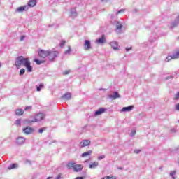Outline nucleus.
<instances>
[{
	"instance_id": "1",
	"label": "nucleus",
	"mask_w": 179,
	"mask_h": 179,
	"mask_svg": "<svg viewBox=\"0 0 179 179\" xmlns=\"http://www.w3.org/2000/svg\"><path fill=\"white\" fill-rule=\"evenodd\" d=\"M31 63L30 62V60H29V58L24 57L22 65L25 66L28 72H33V66H31Z\"/></svg>"
},
{
	"instance_id": "2",
	"label": "nucleus",
	"mask_w": 179,
	"mask_h": 179,
	"mask_svg": "<svg viewBox=\"0 0 179 179\" xmlns=\"http://www.w3.org/2000/svg\"><path fill=\"white\" fill-rule=\"evenodd\" d=\"M44 117H45V115L43 113H39L35 115L34 120L29 121V122H38V121H43Z\"/></svg>"
},
{
	"instance_id": "3",
	"label": "nucleus",
	"mask_w": 179,
	"mask_h": 179,
	"mask_svg": "<svg viewBox=\"0 0 179 179\" xmlns=\"http://www.w3.org/2000/svg\"><path fill=\"white\" fill-rule=\"evenodd\" d=\"M48 57L49 58V61H54L55 58L58 57L57 51H48Z\"/></svg>"
},
{
	"instance_id": "4",
	"label": "nucleus",
	"mask_w": 179,
	"mask_h": 179,
	"mask_svg": "<svg viewBox=\"0 0 179 179\" xmlns=\"http://www.w3.org/2000/svg\"><path fill=\"white\" fill-rule=\"evenodd\" d=\"M24 59V57L23 56H20L17 57L16 61H15V66L16 68H20L22 65H23V61Z\"/></svg>"
},
{
	"instance_id": "5",
	"label": "nucleus",
	"mask_w": 179,
	"mask_h": 179,
	"mask_svg": "<svg viewBox=\"0 0 179 179\" xmlns=\"http://www.w3.org/2000/svg\"><path fill=\"white\" fill-rule=\"evenodd\" d=\"M84 50L85 51H89V50H92V43L90 40H85L84 41Z\"/></svg>"
},
{
	"instance_id": "6",
	"label": "nucleus",
	"mask_w": 179,
	"mask_h": 179,
	"mask_svg": "<svg viewBox=\"0 0 179 179\" xmlns=\"http://www.w3.org/2000/svg\"><path fill=\"white\" fill-rule=\"evenodd\" d=\"M38 55L40 57V58H46V57H48V50H38Z\"/></svg>"
},
{
	"instance_id": "7",
	"label": "nucleus",
	"mask_w": 179,
	"mask_h": 179,
	"mask_svg": "<svg viewBox=\"0 0 179 179\" xmlns=\"http://www.w3.org/2000/svg\"><path fill=\"white\" fill-rule=\"evenodd\" d=\"M22 131L26 135H30V134H33V132H34V129L27 126V127L24 128Z\"/></svg>"
},
{
	"instance_id": "8",
	"label": "nucleus",
	"mask_w": 179,
	"mask_h": 179,
	"mask_svg": "<svg viewBox=\"0 0 179 179\" xmlns=\"http://www.w3.org/2000/svg\"><path fill=\"white\" fill-rule=\"evenodd\" d=\"M90 143H91V141L89 139L83 140L80 143V148H85V146H89Z\"/></svg>"
},
{
	"instance_id": "9",
	"label": "nucleus",
	"mask_w": 179,
	"mask_h": 179,
	"mask_svg": "<svg viewBox=\"0 0 179 179\" xmlns=\"http://www.w3.org/2000/svg\"><path fill=\"white\" fill-rule=\"evenodd\" d=\"M134 105H130L127 107H123L121 110L122 113H129V111H132L134 110Z\"/></svg>"
},
{
	"instance_id": "10",
	"label": "nucleus",
	"mask_w": 179,
	"mask_h": 179,
	"mask_svg": "<svg viewBox=\"0 0 179 179\" xmlns=\"http://www.w3.org/2000/svg\"><path fill=\"white\" fill-rule=\"evenodd\" d=\"M26 10H29V6H23L17 8L15 12L20 13L24 12Z\"/></svg>"
},
{
	"instance_id": "11",
	"label": "nucleus",
	"mask_w": 179,
	"mask_h": 179,
	"mask_svg": "<svg viewBox=\"0 0 179 179\" xmlns=\"http://www.w3.org/2000/svg\"><path fill=\"white\" fill-rule=\"evenodd\" d=\"M110 45L113 50H115V51H118V50H120V48H118V42L115 41L110 42Z\"/></svg>"
},
{
	"instance_id": "12",
	"label": "nucleus",
	"mask_w": 179,
	"mask_h": 179,
	"mask_svg": "<svg viewBox=\"0 0 179 179\" xmlns=\"http://www.w3.org/2000/svg\"><path fill=\"white\" fill-rule=\"evenodd\" d=\"M179 24V15L176 17L175 20L171 24L170 29H174V27H177Z\"/></svg>"
},
{
	"instance_id": "13",
	"label": "nucleus",
	"mask_w": 179,
	"mask_h": 179,
	"mask_svg": "<svg viewBox=\"0 0 179 179\" xmlns=\"http://www.w3.org/2000/svg\"><path fill=\"white\" fill-rule=\"evenodd\" d=\"M106 110L107 109L104 108H100L98 110L95 111L94 117H99V115H101V114L106 112Z\"/></svg>"
},
{
	"instance_id": "14",
	"label": "nucleus",
	"mask_w": 179,
	"mask_h": 179,
	"mask_svg": "<svg viewBox=\"0 0 179 179\" xmlns=\"http://www.w3.org/2000/svg\"><path fill=\"white\" fill-rule=\"evenodd\" d=\"M37 5V0H29L27 6H28V9L29 8H34Z\"/></svg>"
},
{
	"instance_id": "15",
	"label": "nucleus",
	"mask_w": 179,
	"mask_h": 179,
	"mask_svg": "<svg viewBox=\"0 0 179 179\" xmlns=\"http://www.w3.org/2000/svg\"><path fill=\"white\" fill-rule=\"evenodd\" d=\"M109 99H112V100H115V99H120V96L118 92H113V94L108 95Z\"/></svg>"
},
{
	"instance_id": "16",
	"label": "nucleus",
	"mask_w": 179,
	"mask_h": 179,
	"mask_svg": "<svg viewBox=\"0 0 179 179\" xmlns=\"http://www.w3.org/2000/svg\"><path fill=\"white\" fill-rule=\"evenodd\" d=\"M83 169V166L81 164H75L74 165V168L73 169V170H74V171L76 173H79V171H82V169Z\"/></svg>"
},
{
	"instance_id": "17",
	"label": "nucleus",
	"mask_w": 179,
	"mask_h": 179,
	"mask_svg": "<svg viewBox=\"0 0 179 179\" xmlns=\"http://www.w3.org/2000/svg\"><path fill=\"white\" fill-rule=\"evenodd\" d=\"M106 43V37L104 35H102V36L96 41V44H104Z\"/></svg>"
},
{
	"instance_id": "18",
	"label": "nucleus",
	"mask_w": 179,
	"mask_h": 179,
	"mask_svg": "<svg viewBox=\"0 0 179 179\" xmlns=\"http://www.w3.org/2000/svg\"><path fill=\"white\" fill-rule=\"evenodd\" d=\"M122 23L120 22L119 21H116V30H117L119 33L121 32V29H122Z\"/></svg>"
},
{
	"instance_id": "19",
	"label": "nucleus",
	"mask_w": 179,
	"mask_h": 179,
	"mask_svg": "<svg viewBox=\"0 0 179 179\" xmlns=\"http://www.w3.org/2000/svg\"><path fill=\"white\" fill-rule=\"evenodd\" d=\"M72 97V94L71 93L67 92L62 96V99L63 100H69Z\"/></svg>"
},
{
	"instance_id": "20",
	"label": "nucleus",
	"mask_w": 179,
	"mask_h": 179,
	"mask_svg": "<svg viewBox=\"0 0 179 179\" xmlns=\"http://www.w3.org/2000/svg\"><path fill=\"white\" fill-rule=\"evenodd\" d=\"M16 142L18 145H23L26 142V139L23 137H18L16 140Z\"/></svg>"
},
{
	"instance_id": "21",
	"label": "nucleus",
	"mask_w": 179,
	"mask_h": 179,
	"mask_svg": "<svg viewBox=\"0 0 179 179\" xmlns=\"http://www.w3.org/2000/svg\"><path fill=\"white\" fill-rule=\"evenodd\" d=\"M99 166V162H92L90 164L89 168L90 169H96Z\"/></svg>"
},
{
	"instance_id": "22",
	"label": "nucleus",
	"mask_w": 179,
	"mask_h": 179,
	"mask_svg": "<svg viewBox=\"0 0 179 179\" xmlns=\"http://www.w3.org/2000/svg\"><path fill=\"white\" fill-rule=\"evenodd\" d=\"M76 164L75 162H70L67 164V168L70 170H73Z\"/></svg>"
},
{
	"instance_id": "23",
	"label": "nucleus",
	"mask_w": 179,
	"mask_h": 179,
	"mask_svg": "<svg viewBox=\"0 0 179 179\" xmlns=\"http://www.w3.org/2000/svg\"><path fill=\"white\" fill-rule=\"evenodd\" d=\"M24 110L23 109H17L15 110V114L18 116L23 115Z\"/></svg>"
},
{
	"instance_id": "24",
	"label": "nucleus",
	"mask_w": 179,
	"mask_h": 179,
	"mask_svg": "<svg viewBox=\"0 0 179 179\" xmlns=\"http://www.w3.org/2000/svg\"><path fill=\"white\" fill-rule=\"evenodd\" d=\"M18 166L19 165L17 164H12L8 166V169L12 170L13 169H17Z\"/></svg>"
},
{
	"instance_id": "25",
	"label": "nucleus",
	"mask_w": 179,
	"mask_h": 179,
	"mask_svg": "<svg viewBox=\"0 0 179 179\" xmlns=\"http://www.w3.org/2000/svg\"><path fill=\"white\" fill-rule=\"evenodd\" d=\"M71 17H76V16H78V13H76L75 8L71 10Z\"/></svg>"
},
{
	"instance_id": "26",
	"label": "nucleus",
	"mask_w": 179,
	"mask_h": 179,
	"mask_svg": "<svg viewBox=\"0 0 179 179\" xmlns=\"http://www.w3.org/2000/svg\"><path fill=\"white\" fill-rule=\"evenodd\" d=\"M92 150H89L87 152H83L81 155V157H85V156H90V155H92Z\"/></svg>"
},
{
	"instance_id": "27",
	"label": "nucleus",
	"mask_w": 179,
	"mask_h": 179,
	"mask_svg": "<svg viewBox=\"0 0 179 179\" xmlns=\"http://www.w3.org/2000/svg\"><path fill=\"white\" fill-rule=\"evenodd\" d=\"M34 62H36V65H41L44 63V61L38 60V59H34Z\"/></svg>"
},
{
	"instance_id": "28",
	"label": "nucleus",
	"mask_w": 179,
	"mask_h": 179,
	"mask_svg": "<svg viewBox=\"0 0 179 179\" xmlns=\"http://www.w3.org/2000/svg\"><path fill=\"white\" fill-rule=\"evenodd\" d=\"M171 59H176V58H174V55H173L172 56H168L166 58V62H169V61H171Z\"/></svg>"
},
{
	"instance_id": "29",
	"label": "nucleus",
	"mask_w": 179,
	"mask_h": 179,
	"mask_svg": "<svg viewBox=\"0 0 179 179\" xmlns=\"http://www.w3.org/2000/svg\"><path fill=\"white\" fill-rule=\"evenodd\" d=\"M26 72V69H21L20 71V76H23L24 75V73Z\"/></svg>"
},
{
	"instance_id": "30",
	"label": "nucleus",
	"mask_w": 179,
	"mask_h": 179,
	"mask_svg": "<svg viewBox=\"0 0 179 179\" xmlns=\"http://www.w3.org/2000/svg\"><path fill=\"white\" fill-rule=\"evenodd\" d=\"M45 129H47V127H42V128L39 129L38 134H43L44 132V131H45Z\"/></svg>"
},
{
	"instance_id": "31",
	"label": "nucleus",
	"mask_w": 179,
	"mask_h": 179,
	"mask_svg": "<svg viewBox=\"0 0 179 179\" xmlns=\"http://www.w3.org/2000/svg\"><path fill=\"white\" fill-rule=\"evenodd\" d=\"M42 87H44V85L43 84H41L40 85L37 86L36 87L37 92H40Z\"/></svg>"
},
{
	"instance_id": "32",
	"label": "nucleus",
	"mask_w": 179,
	"mask_h": 179,
	"mask_svg": "<svg viewBox=\"0 0 179 179\" xmlns=\"http://www.w3.org/2000/svg\"><path fill=\"white\" fill-rule=\"evenodd\" d=\"M170 176H171V177H172L173 179H176V177H174V176H176V171H172L170 173Z\"/></svg>"
},
{
	"instance_id": "33",
	"label": "nucleus",
	"mask_w": 179,
	"mask_h": 179,
	"mask_svg": "<svg viewBox=\"0 0 179 179\" xmlns=\"http://www.w3.org/2000/svg\"><path fill=\"white\" fill-rule=\"evenodd\" d=\"M71 51H72L71 50V46H69V49L64 52V54L66 55L71 54Z\"/></svg>"
},
{
	"instance_id": "34",
	"label": "nucleus",
	"mask_w": 179,
	"mask_h": 179,
	"mask_svg": "<svg viewBox=\"0 0 179 179\" xmlns=\"http://www.w3.org/2000/svg\"><path fill=\"white\" fill-rule=\"evenodd\" d=\"M173 58H175V59L177 58H179V51H178L175 54H173Z\"/></svg>"
},
{
	"instance_id": "35",
	"label": "nucleus",
	"mask_w": 179,
	"mask_h": 179,
	"mask_svg": "<svg viewBox=\"0 0 179 179\" xmlns=\"http://www.w3.org/2000/svg\"><path fill=\"white\" fill-rule=\"evenodd\" d=\"M62 73L63 75H69V73H71V70H65Z\"/></svg>"
},
{
	"instance_id": "36",
	"label": "nucleus",
	"mask_w": 179,
	"mask_h": 179,
	"mask_svg": "<svg viewBox=\"0 0 179 179\" xmlns=\"http://www.w3.org/2000/svg\"><path fill=\"white\" fill-rule=\"evenodd\" d=\"M124 11L125 9H121L116 13V15H120V13H124Z\"/></svg>"
},
{
	"instance_id": "37",
	"label": "nucleus",
	"mask_w": 179,
	"mask_h": 179,
	"mask_svg": "<svg viewBox=\"0 0 179 179\" xmlns=\"http://www.w3.org/2000/svg\"><path fill=\"white\" fill-rule=\"evenodd\" d=\"M135 134H136V130H132L130 133V136H135Z\"/></svg>"
},
{
	"instance_id": "38",
	"label": "nucleus",
	"mask_w": 179,
	"mask_h": 179,
	"mask_svg": "<svg viewBox=\"0 0 179 179\" xmlns=\"http://www.w3.org/2000/svg\"><path fill=\"white\" fill-rule=\"evenodd\" d=\"M103 159H106V155H100L98 157V160H103Z\"/></svg>"
},
{
	"instance_id": "39",
	"label": "nucleus",
	"mask_w": 179,
	"mask_h": 179,
	"mask_svg": "<svg viewBox=\"0 0 179 179\" xmlns=\"http://www.w3.org/2000/svg\"><path fill=\"white\" fill-rule=\"evenodd\" d=\"M20 122H22V120L20 119H18L15 121V124L17 125H20Z\"/></svg>"
},
{
	"instance_id": "40",
	"label": "nucleus",
	"mask_w": 179,
	"mask_h": 179,
	"mask_svg": "<svg viewBox=\"0 0 179 179\" xmlns=\"http://www.w3.org/2000/svg\"><path fill=\"white\" fill-rule=\"evenodd\" d=\"M65 43H66L65 41H62L60 43V47H64L65 45Z\"/></svg>"
},
{
	"instance_id": "41",
	"label": "nucleus",
	"mask_w": 179,
	"mask_h": 179,
	"mask_svg": "<svg viewBox=\"0 0 179 179\" xmlns=\"http://www.w3.org/2000/svg\"><path fill=\"white\" fill-rule=\"evenodd\" d=\"M175 110H176V111H179V103L176 105Z\"/></svg>"
},
{
	"instance_id": "42",
	"label": "nucleus",
	"mask_w": 179,
	"mask_h": 179,
	"mask_svg": "<svg viewBox=\"0 0 179 179\" xmlns=\"http://www.w3.org/2000/svg\"><path fill=\"white\" fill-rule=\"evenodd\" d=\"M178 99H179V92H178V93H176V94H175V99H176V100H178Z\"/></svg>"
},
{
	"instance_id": "43",
	"label": "nucleus",
	"mask_w": 179,
	"mask_h": 179,
	"mask_svg": "<svg viewBox=\"0 0 179 179\" xmlns=\"http://www.w3.org/2000/svg\"><path fill=\"white\" fill-rule=\"evenodd\" d=\"M24 38H26V36H24V35H23V36H22L21 37H20V41H23V40H24Z\"/></svg>"
},
{
	"instance_id": "44",
	"label": "nucleus",
	"mask_w": 179,
	"mask_h": 179,
	"mask_svg": "<svg viewBox=\"0 0 179 179\" xmlns=\"http://www.w3.org/2000/svg\"><path fill=\"white\" fill-rule=\"evenodd\" d=\"M134 153H136V155H138V153H141V150H135Z\"/></svg>"
},
{
	"instance_id": "45",
	"label": "nucleus",
	"mask_w": 179,
	"mask_h": 179,
	"mask_svg": "<svg viewBox=\"0 0 179 179\" xmlns=\"http://www.w3.org/2000/svg\"><path fill=\"white\" fill-rule=\"evenodd\" d=\"M75 179H85V176H78Z\"/></svg>"
},
{
	"instance_id": "46",
	"label": "nucleus",
	"mask_w": 179,
	"mask_h": 179,
	"mask_svg": "<svg viewBox=\"0 0 179 179\" xmlns=\"http://www.w3.org/2000/svg\"><path fill=\"white\" fill-rule=\"evenodd\" d=\"M101 179H111V176H105L102 178Z\"/></svg>"
},
{
	"instance_id": "47",
	"label": "nucleus",
	"mask_w": 179,
	"mask_h": 179,
	"mask_svg": "<svg viewBox=\"0 0 179 179\" xmlns=\"http://www.w3.org/2000/svg\"><path fill=\"white\" fill-rule=\"evenodd\" d=\"M132 50V48H126V51L128 52V51H131Z\"/></svg>"
},
{
	"instance_id": "48",
	"label": "nucleus",
	"mask_w": 179,
	"mask_h": 179,
	"mask_svg": "<svg viewBox=\"0 0 179 179\" xmlns=\"http://www.w3.org/2000/svg\"><path fill=\"white\" fill-rule=\"evenodd\" d=\"M171 78H173V76H168L166 78V80H169V79H171Z\"/></svg>"
},
{
	"instance_id": "49",
	"label": "nucleus",
	"mask_w": 179,
	"mask_h": 179,
	"mask_svg": "<svg viewBox=\"0 0 179 179\" xmlns=\"http://www.w3.org/2000/svg\"><path fill=\"white\" fill-rule=\"evenodd\" d=\"M30 108H31V106H27L24 110L27 111V110H30Z\"/></svg>"
},
{
	"instance_id": "50",
	"label": "nucleus",
	"mask_w": 179,
	"mask_h": 179,
	"mask_svg": "<svg viewBox=\"0 0 179 179\" xmlns=\"http://www.w3.org/2000/svg\"><path fill=\"white\" fill-rule=\"evenodd\" d=\"M55 179H61V174H59Z\"/></svg>"
},
{
	"instance_id": "51",
	"label": "nucleus",
	"mask_w": 179,
	"mask_h": 179,
	"mask_svg": "<svg viewBox=\"0 0 179 179\" xmlns=\"http://www.w3.org/2000/svg\"><path fill=\"white\" fill-rule=\"evenodd\" d=\"M26 163H29L30 164H31V162L30 160H29V159L26 160Z\"/></svg>"
},
{
	"instance_id": "52",
	"label": "nucleus",
	"mask_w": 179,
	"mask_h": 179,
	"mask_svg": "<svg viewBox=\"0 0 179 179\" xmlns=\"http://www.w3.org/2000/svg\"><path fill=\"white\" fill-rule=\"evenodd\" d=\"M102 2H108V0H101Z\"/></svg>"
},
{
	"instance_id": "53",
	"label": "nucleus",
	"mask_w": 179,
	"mask_h": 179,
	"mask_svg": "<svg viewBox=\"0 0 179 179\" xmlns=\"http://www.w3.org/2000/svg\"><path fill=\"white\" fill-rule=\"evenodd\" d=\"M171 131L172 132H176V130H175L174 129H171Z\"/></svg>"
},
{
	"instance_id": "54",
	"label": "nucleus",
	"mask_w": 179,
	"mask_h": 179,
	"mask_svg": "<svg viewBox=\"0 0 179 179\" xmlns=\"http://www.w3.org/2000/svg\"><path fill=\"white\" fill-rule=\"evenodd\" d=\"M118 170H122V167H119Z\"/></svg>"
},
{
	"instance_id": "55",
	"label": "nucleus",
	"mask_w": 179,
	"mask_h": 179,
	"mask_svg": "<svg viewBox=\"0 0 179 179\" xmlns=\"http://www.w3.org/2000/svg\"><path fill=\"white\" fill-rule=\"evenodd\" d=\"M47 179H52V177H48Z\"/></svg>"
},
{
	"instance_id": "56",
	"label": "nucleus",
	"mask_w": 179,
	"mask_h": 179,
	"mask_svg": "<svg viewBox=\"0 0 179 179\" xmlns=\"http://www.w3.org/2000/svg\"><path fill=\"white\" fill-rule=\"evenodd\" d=\"M2 66V63L0 62V68Z\"/></svg>"
},
{
	"instance_id": "57",
	"label": "nucleus",
	"mask_w": 179,
	"mask_h": 179,
	"mask_svg": "<svg viewBox=\"0 0 179 179\" xmlns=\"http://www.w3.org/2000/svg\"><path fill=\"white\" fill-rule=\"evenodd\" d=\"M159 169H162V166H160Z\"/></svg>"
}]
</instances>
